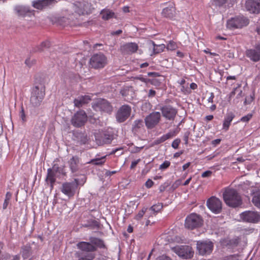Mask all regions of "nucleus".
Masks as SVG:
<instances>
[{"label":"nucleus","instance_id":"nucleus-36","mask_svg":"<svg viewBox=\"0 0 260 260\" xmlns=\"http://www.w3.org/2000/svg\"><path fill=\"white\" fill-rule=\"evenodd\" d=\"M162 208V205L161 203H158L157 204L154 205L150 208V210L151 211V214L153 215H155L157 213H158L160 210ZM152 215H151L152 216Z\"/></svg>","mask_w":260,"mask_h":260},{"label":"nucleus","instance_id":"nucleus-6","mask_svg":"<svg viewBox=\"0 0 260 260\" xmlns=\"http://www.w3.org/2000/svg\"><path fill=\"white\" fill-rule=\"evenodd\" d=\"M202 218L199 215L192 213L187 216L185 221V226L188 229H193L202 224Z\"/></svg>","mask_w":260,"mask_h":260},{"label":"nucleus","instance_id":"nucleus-12","mask_svg":"<svg viewBox=\"0 0 260 260\" xmlns=\"http://www.w3.org/2000/svg\"><path fill=\"white\" fill-rule=\"evenodd\" d=\"M208 208L213 213L217 214L222 210L221 201L217 198L212 197L207 201Z\"/></svg>","mask_w":260,"mask_h":260},{"label":"nucleus","instance_id":"nucleus-32","mask_svg":"<svg viewBox=\"0 0 260 260\" xmlns=\"http://www.w3.org/2000/svg\"><path fill=\"white\" fill-rule=\"evenodd\" d=\"M89 240L92 245H94L95 246L100 248H104L105 244L103 240L100 239L91 237L89 238Z\"/></svg>","mask_w":260,"mask_h":260},{"label":"nucleus","instance_id":"nucleus-34","mask_svg":"<svg viewBox=\"0 0 260 260\" xmlns=\"http://www.w3.org/2000/svg\"><path fill=\"white\" fill-rule=\"evenodd\" d=\"M151 43L153 45V52L154 54H158L162 52L166 48L164 44L156 45L153 41H151Z\"/></svg>","mask_w":260,"mask_h":260},{"label":"nucleus","instance_id":"nucleus-43","mask_svg":"<svg viewBox=\"0 0 260 260\" xmlns=\"http://www.w3.org/2000/svg\"><path fill=\"white\" fill-rule=\"evenodd\" d=\"M143 126V122L141 119L136 120L133 124V128H139Z\"/></svg>","mask_w":260,"mask_h":260},{"label":"nucleus","instance_id":"nucleus-17","mask_svg":"<svg viewBox=\"0 0 260 260\" xmlns=\"http://www.w3.org/2000/svg\"><path fill=\"white\" fill-rule=\"evenodd\" d=\"M245 7L250 13L258 14L260 13V0H247Z\"/></svg>","mask_w":260,"mask_h":260},{"label":"nucleus","instance_id":"nucleus-20","mask_svg":"<svg viewBox=\"0 0 260 260\" xmlns=\"http://www.w3.org/2000/svg\"><path fill=\"white\" fill-rule=\"evenodd\" d=\"M95 137L96 143L100 145L109 144L111 143L112 140V136L106 133L96 134Z\"/></svg>","mask_w":260,"mask_h":260},{"label":"nucleus","instance_id":"nucleus-24","mask_svg":"<svg viewBox=\"0 0 260 260\" xmlns=\"http://www.w3.org/2000/svg\"><path fill=\"white\" fill-rule=\"evenodd\" d=\"M77 247L81 250L86 252H92L96 250L95 246L89 242H80L77 243Z\"/></svg>","mask_w":260,"mask_h":260},{"label":"nucleus","instance_id":"nucleus-5","mask_svg":"<svg viewBox=\"0 0 260 260\" xmlns=\"http://www.w3.org/2000/svg\"><path fill=\"white\" fill-rule=\"evenodd\" d=\"M90 64L94 69L103 68L107 64V58L103 53H99L91 57Z\"/></svg>","mask_w":260,"mask_h":260},{"label":"nucleus","instance_id":"nucleus-44","mask_svg":"<svg viewBox=\"0 0 260 260\" xmlns=\"http://www.w3.org/2000/svg\"><path fill=\"white\" fill-rule=\"evenodd\" d=\"M177 48V45L174 41H170L167 46V49L169 50H174Z\"/></svg>","mask_w":260,"mask_h":260},{"label":"nucleus","instance_id":"nucleus-56","mask_svg":"<svg viewBox=\"0 0 260 260\" xmlns=\"http://www.w3.org/2000/svg\"><path fill=\"white\" fill-rule=\"evenodd\" d=\"M156 260H171V259L166 255H161L156 258Z\"/></svg>","mask_w":260,"mask_h":260},{"label":"nucleus","instance_id":"nucleus-61","mask_svg":"<svg viewBox=\"0 0 260 260\" xmlns=\"http://www.w3.org/2000/svg\"><path fill=\"white\" fill-rule=\"evenodd\" d=\"M143 148V146L138 147H136L134 148V149L132 150L133 153H138L141 151Z\"/></svg>","mask_w":260,"mask_h":260},{"label":"nucleus","instance_id":"nucleus-29","mask_svg":"<svg viewBox=\"0 0 260 260\" xmlns=\"http://www.w3.org/2000/svg\"><path fill=\"white\" fill-rule=\"evenodd\" d=\"M175 136V133L173 131L169 132V133H167L166 134H165L162 135L161 137L157 138L156 140H155L154 141V144L155 145L159 144L160 143H161L167 140H168L169 139H171L174 137Z\"/></svg>","mask_w":260,"mask_h":260},{"label":"nucleus","instance_id":"nucleus-30","mask_svg":"<svg viewBox=\"0 0 260 260\" xmlns=\"http://www.w3.org/2000/svg\"><path fill=\"white\" fill-rule=\"evenodd\" d=\"M235 117V115L230 112L228 113L224 118L223 123V129L225 131H228L231 124L232 121Z\"/></svg>","mask_w":260,"mask_h":260},{"label":"nucleus","instance_id":"nucleus-45","mask_svg":"<svg viewBox=\"0 0 260 260\" xmlns=\"http://www.w3.org/2000/svg\"><path fill=\"white\" fill-rule=\"evenodd\" d=\"M134 81L136 84H138L139 83V81H141L145 83H147L148 81V79H147L146 78H144L143 77L140 76V77H135Z\"/></svg>","mask_w":260,"mask_h":260},{"label":"nucleus","instance_id":"nucleus-62","mask_svg":"<svg viewBox=\"0 0 260 260\" xmlns=\"http://www.w3.org/2000/svg\"><path fill=\"white\" fill-rule=\"evenodd\" d=\"M220 142H221V139H215L212 141V144L215 146L219 144Z\"/></svg>","mask_w":260,"mask_h":260},{"label":"nucleus","instance_id":"nucleus-35","mask_svg":"<svg viewBox=\"0 0 260 260\" xmlns=\"http://www.w3.org/2000/svg\"><path fill=\"white\" fill-rule=\"evenodd\" d=\"M228 0H210L211 6L216 8H221L224 6Z\"/></svg>","mask_w":260,"mask_h":260},{"label":"nucleus","instance_id":"nucleus-50","mask_svg":"<svg viewBox=\"0 0 260 260\" xmlns=\"http://www.w3.org/2000/svg\"><path fill=\"white\" fill-rule=\"evenodd\" d=\"M146 210V209H143L142 210L139 211V212L136 216V217H135L136 219H137V220L140 219L144 215Z\"/></svg>","mask_w":260,"mask_h":260},{"label":"nucleus","instance_id":"nucleus-49","mask_svg":"<svg viewBox=\"0 0 260 260\" xmlns=\"http://www.w3.org/2000/svg\"><path fill=\"white\" fill-rule=\"evenodd\" d=\"M180 143V140L179 139H176L173 141L172 143V147L175 149H177Z\"/></svg>","mask_w":260,"mask_h":260},{"label":"nucleus","instance_id":"nucleus-54","mask_svg":"<svg viewBox=\"0 0 260 260\" xmlns=\"http://www.w3.org/2000/svg\"><path fill=\"white\" fill-rule=\"evenodd\" d=\"M141 159H138L136 160H134L132 162L131 165L130 166L131 169H134L137 166V165L140 161Z\"/></svg>","mask_w":260,"mask_h":260},{"label":"nucleus","instance_id":"nucleus-26","mask_svg":"<svg viewBox=\"0 0 260 260\" xmlns=\"http://www.w3.org/2000/svg\"><path fill=\"white\" fill-rule=\"evenodd\" d=\"M79 158L77 156H73L68 161L70 169L72 173H74L79 170Z\"/></svg>","mask_w":260,"mask_h":260},{"label":"nucleus","instance_id":"nucleus-51","mask_svg":"<svg viewBox=\"0 0 260 260\" xmlns=\"http://www.w3.org/2000/svg\"><path fill=\"white\" fill-rule=\"evenodd\" d=\"M169 183L168 182H165L163 184L160 186L159 187V191L160 192H163L165 190L168 186H169Z\"/></svg>","mask_w":260,"mask_h":260},{"label":"nucleus","instance_id":"nucleus-4","mask_svg":"<svg viewBox=\"0 0 260 260\" xmlns=\"http://www.w3.org/2000/svg\"><path fill=\"white\" fill-rule=\"evenodd\" d=\"M92 9L91 3L86 1L77 2L73 5V10L79 15L91 13Z\"/></svg>","mask_w":260,"mask_h":260},{"label":"nucleus","instance_id":"nucleus-18","mask_svg":"<svg viewBox=\"0 0 260 260\" xmlns=\"http://www.w3.org/2000/svg\"><path fill=\"white\" fill-rule=\"evenodd\" d=\"M138 49V45L135 43H127L120 47L119 51L123 55L132 54Z\"/></svg>","mask_w":260,"mask_h":260},{"label":"nucleus","instance_id":"nucleus-14","mask_svg":"<svg viewBox=\"0 0 260 260\" xmlns=\"http://www.w3.org/2000/svg\"><path fill=\"white\" fill-rule=\"evenodd\" d=\"M213 247L212 242L209 241H198L197 244V248L199 253L201 255L210 254Z\"/></svg>","mask_w":260,"mask_h":260},{"label":"nucleus","instance_id":"nucleus-3","mask_svg":"<svg viewBox=\"0 0 260 260\" xmlns=\"http://www.w3.org/2000/svg\"><path fill=\"white\" fill-rule=\"evenodd\" d=\"M249 23V19L243 16H238L229 19L226 27L230 29L241 28L246 26Z\"/></svg>","mask_w":260,"mask_h":260},{"label":"nucleus","instance_id":"nucleus-2","mask_svg":"<svg viewBox=\"0 0 260 260\" xmlns=\"http://www.w3.org/2000/svg\"><path fill=\"white\" fill-rule=\"evenodd\" d=\"M45 94V87L40 84L32 88L30 99V104L34 107H38L41 105Z\"/></svg>","mask_w":260,"mask_h":260},{"label":"nucleus","instance_id":"nucleus-27","mask_svg":"<svg viewBox=\"0 0 260 260\" xmlns=\"http://www.w3.org/2000/svg\"><path fill=\"white\" fill-rule=\"evenodd\" d=\"M175 8L173 5L164 8L161 12V15L164 17L169 19L173 18L175 16Z\"/></svg>","mask_w":260,"mask_h":260},{"label":"nucleus","instance_id":"nucleus-42","mask_svg":"<svg viewBox=\"0 0 260 260\" xmlns=\"http://www.w3.org/2000/svg\"><path fill=\"white\" fill-rule=\"evenodd\" d=\"M252 202L255 206L260 209V194L253 197Z\"/></svg>","mask_w":260,"mask_h":260},{"label":"nucleus","instance_id":"nucleus-53","mask_svg":"<svg viewBox=\"0 0 260 260\" xmlns=\"http://www.w3.org/2000/svg\"><path fill=\"white\" fill-rule=\"evenodd\" d=\"M189 132H186L183 136V140L185 142V144L187 145L188 142V139H189Z\"/></svg>","mask_w":260,"mask_h":260},{"label":"nucleus","instance_id":"nucleus-40","mask_svg":"<svg viewBox=\"0 0 260 260\" xmlns=\"http://www.w3.org/2000/svg\"><path fill=\"white\" fill-rule=\"evenodd\" d=\"M51 169L54 171V173L56 174L58 173L59 174H62L64 176L66 175V173L64 171L63 168H62L54 165Z\"/></svg>","mask_w":260,"mask_h":260},{"label":"nucleus","instance_id":"nucleus-64","mask_svg":"<svg viewBox=\"0 0 260 260\" xmlns=\"http://www.w3.org/2000/svg\"><path fill=\"white\" fill-rule=\"evenodd\" d=\"M190 165V162H187V163L185 164L182 167L183 170L185 171L186 169H187L189 167Z\"/></svg>","mask_w":260,"mask_h":260},{"label":"nucleus","instance_id":"nucleus-48","mask_svg":"<svg viewBox=\"0 0 260 260\" xmlns=\"http://www.w3.org/2000/svg\"><path fill=\"white\" fill-rule=\"evenodd\" d=\"M19 116L21 120L23 121V122L26 121V116L24 112V108L23 106L21 107V110L19 113Z\"/></svg>","mask_w":260,"mask_h":260},{"label":"nucleus","instance_id":"nucleus-28","mask_svg":"<svg viewBox=\"0 0 260 260\" xmlns=\"http://www.w3.org/2000/svg\"><path fill=\"white\" fill-rule=\"evenodd\" d=\"M55 176L56 174L54 173V171L53 170H52L50 168L48 169L46 181L47 184H49L50 185L51 189L53 188L54 183L56 181Z\"/></svg>","mask_w":260,"mask_h":260},{"label":"nucleus","instance_id":"nucleus-33","mask_svg":"<svg viewBox=\"0 0 260 260\" xmlns=\"http://www.w3.org/2000/svg\"><path fill=\"white\" fill-rule=\"evenodd\" d=\"M106 156H104L101 157H96L92 159L88 162L89 164H91L96 166H102L105 162V158Z\"/></svg>","mask_w":260,"mask_h":260},{"label":"nucleus","instance_id":"nucleus-60","mask_svg":"<svg viewBox=\"0 0 260 260\" xmlns=\"http://www.w3.org/2000/svg\"><path fill=\"white\" fill-rule=\"evenodd\" d=\"M214 98V94L213 92L210 93V96L208 99V101L209 103H213V99Z\"/></svg>","mask_w":260,"mask_h":260},{"label":"nucleus","instance_id":"nucleus-38","mask_svg":"<svg viewBox=\"0 0 260 260\" xmlns=\"http://www.w3.org/2000/svg\"><path fill=\"white\" fill-rule=\"evenodd\" d=\"M12 197V194L10 192H7L6 194L5 200L3 203V208L4 209H6L10 202V199Z\"/></svg>","mask_w":260,"mask_h":260},{"label":"nucleus","instance_id":"nucleus-10","mask_svg":"<svg viewBox=\"0 0 260 260\" xmlns=\"http://www.w3.org/2000/svg\"><path fill=\"white\" fill-rule=\"evenodd\" d=\"M87 120V117L85 112L80 110L77 112L71 119L72 124L77 127L84 125Z\"/></svg>","mask_w":260,"mask_h":260},{"label":"nucleus","instance_id":"nucleus-46","mask_svg":"<svg viewBox=\"0 0 260 260\" xmlns=\"http://www.w3.org/2000/svg\"><path fill=\"white\" fill-rule=\"evenodd\" d=\"M170 164L169 161L166 160L159 166V169L161 170H165L170 166Z\"/></svg>","mask_w":260,"mask_h":260},{"label":"nucleus","instance_id":"nucleus-25","mask_svg":"<svg viewBox=\"0 0 260 260\" xmlns=\"http://www.w3.org/2000/svg\"><path fill=\"white\" fill-rule=\"evenodd\" d=\"M54 3V0H38L33 2L32 6L36 9H42L48 6L52 5Z\"/></svg>","mask_w":260,"mask_h":260},{"label":"nucleus","instance_id":"nucleus-1","mask_svg":"<svg viewBox=\"0 0 260 260\" xmlns=\"http://www.w3.org/2000/svg\"><path fill=\"white\" fill-rule=\"evenodd\" d=\"M223 198L225 204L231 207H237L242 203L241 196L234 189L226 188L223 193Z\"/></svg>","mask_w":260,"mask_h":260},{"label":"nucleus","instance_id":"nucleus-63","mask_svg":"<svg viewBox=\"0 0 260 260\" xmlns=\"http://www.w3.org/2000/svg\"><path fill=\"white\" fill-rule=\"evenodd\" d=\"M198 86L195 83H191L190 84V88L192 89H196Z\"/></svg>","mask_w":260,"mask_h":260},{"label":"nucleus","instance_id":"nucleus-15","mask_svg":"<svg viewBox=\"0 0 260 260\" xmlns=\"http://www.w3.org/2000/svg\"><path fill=\"white\" fill-rule=\"evenodd\" d=\"M131 113V108L129 106L124 105L122 106L117 111L116 118L118 122H122L129 116Z\"/></svg>","mask_w":260,"mask_h":260},{"label":"nucleus","instance_id":"nucleus-47","mask_svg":"<svg viewBox=\"0 0 260 260\" xmlns=\"http://www.w3.org/2000/svg\"><path fill=\"white\" fill-rule=\"evenodd\" d=\"M252 117V114H248L247 115L243 116L241 118L240 121L244 122H247L249 121Z\"/></svg>","mask_w":260,"mask_h":260},{"label":"nucleus","instance_id":"nucleus-55","mask_svg":"<svg viewBox=\"0 0 260 260\" xmlns=\"http://www.w3.org/2000/svg\"><path fill=\"white\" fill-rule=\"evenodd\" d=\"M153 184L154 182L151 179H148L145 183V186L147 188L151 187Z\"/></svg>","mask_w":260,"mask_h":260},{"label":"nucleus","instance_id":"nucleus-59","mask_svg":"<svg viewBox=\"0 0 260 260\" xmlns=\"http://www.w3.org/2000/svg\"><path fill=\"white\" fill-rule=\"evenodd\" d=\"M117 172V171H106L105 173V175L107 176H110Z\"/></svg>","mask_w":260,"mask_h":260},{"label":"nucleus","instance_id":"nucleus-21","mask_svg":"<svg viewBox=\"0 0 260 260\" xmlns=\"http://www.w3.org/2000/svg\"><path fill=\"white\" fill-rule=\"evenodd\" d=\"M91 100L90 96L88 95L79 96L74 100V106L80 108L88 103Z\"/></svg>","mask_w":260,"mask_h":260},{"label":"nucleus","instance_id":"nucleus-37","mask_svg":"<svg viewBox=\"0 0 260 260\" xmlns=\"http://www.w3.org/2000/svg\"><path fill=\"white\" fill-rule=\"evenodd\" d=\"M50 43L48 41H45L41 43V44L37 47V50L42 51L44 49L48 48L50 47Z\"/></svg>","mask_w":260,"mask_h":260},{"label":"nucleus","instance_id":"nucleus-52","mask_svg":"<svg viewBox=\"0 0 260 260\" xmlns=\"http://www.w3.org/2000/svg\"><path fill=\"white\" fill-rule=\"evenodd\" d=\"M212 172L211 171H206L202 174L201 176L203 178L209 177L212 175Z\"/></svg>","mask_w":260,"mask_h":260},{"label":"nucleus","instance_id":"nucleus-8","mask_svg":"<svg viewBox=\"0 0 260 260\" xmlns=\"http://www.w3.org/2000/svg\"><path fill=\"white\" fill-rule=\"evenodd\" d=\"M160 119V113L159 112H153L147 115L145 118L146 126L148 129H152L159 123Z\"/></svg>","mask_w":260,"mask_h":260},{"label":"nucleus","instance_id":"nucleus-58","mask_svg":"<svg viewBox=\"0 0 260 260\" xmlns=\"http://www.w3.org/2000/svg\"><path fill=\"white\" fill-rule=\"evenodd\" d=\"M156 92L153 89H150L149 90L148 96L149 98H152L155 95Z\"/></svg>","mask_w":260,"mask_h":260},{"label":"nucleus","instance_id":"nucleus-31","mask_svg":"<svg viewBox=\"0 0 260 260\" xmlns=\"http://www.w3.org/2000/svg\"><path fill=\"white\" fill-rule=\"evenodd\" d=\"M100 14L102 18L104 20H108L113 18L115 16L114 13L109 9H103L101 11Z\"/></svg>","mask_w":260,"mask_h":260},{"label":"nucleus","instance_id":"nucleus-57","mask_svg":"<svg viewBox=\"0 0 260 260\" xmlns=\"http://www.w3.org/2000/svg\"><path fill=\"white\" fill-rule=\"evenodd\" d=\"M181 181L180 180H176L174 183L172 185V187L174 189H175L177 188L178 186H179L181 184Z\"/></svg>","mask_w":260,"mask_h":260},{"label":"nucleus","instance_id":"nucleus-13","mask_svg":"<svg viewBox=\"0 0 260 260\" xmlns=\"http://www.w3.org/2000/svg\"><path fill=\"white\" fill-rule=\"evenodd\" d=\"M160 111L162 116L168 120H174L178 113L177 109L170 105L161 107Z\"/></svg>","mask_w":260,"mask_h":260},{"label":"nucleus","instance_id":"nucleus-7","mask_svg":"<svg viewBox=\"0 0 260 260\" xmlns=\"http://www.w3.org/2000/svg\"><path fill=\"white\" fill-rule=\"evenodd\" d=\"M92 108L95 111L111 113L113 110L112 106L110 103L105 99H98L92 104Z\"/></svg>","mask_w":260,"mask_h":260},{"label":"nucleus","instance_id":"nucleus-39","mask_svg":"<svg viewBox=\"0 0 260 260\" xmlns=\"http://www.w3.org/2000/svg\"><path fill=\"white\" fill-rule=\"evenodd\" d=\"M51 169L54 171V173L56 174L58 173L59 174H62L64 176L66 175V173L64 171L63 168H62L54 165Z\"/></svg>","mask_w":260,"mask_h":260},{"label":"nucleus","instance_id":"nucleus-41","mask_svg":"<svg viewBox=\"0 0 260 260\" xmlns=\"http://www.w3.org/2000/svg\"><path fill=\"white\" fill-rule=\"evenodd\" d=\"M30 248L29 247L25 246L22 248V254L24 258H27L30 255Z\"/></svg>","mask_w":260,"mask_h":260},{"label":"nucleus","instance_id":"nucleus-16","mask_svg":"<svg viewBox=\"0 0 260 260\" xmlns=\"http://www.w3.org/2000/svg\"><path fill=\"white\" fill-rule=\"evenodd\" d=\"M241 218L246 222L256 223L260 220V215L256 211H246L240 214Z\"/></svg>","mask_w":260,"mask_h":260},{"label":"nucleus","instance_id":"nucleus-9","mask_svg":"<svg viewBox=\"0 0 260 260\" xmlns=\"http://www.w3.org/2000/svg\"><path fill=\"white\" fill-rule=\"evenodd\" d=\"M173 251L179 257L190 258L193 256V252L190 246L187 245L176 246L172 248Z\"/></svg>","mask_w":260,"mask_h":260},{"label":"nucleus","instance_id":"nucleus-11","mask_svg":"<svg viewBox=\"0 0 260 260\" xmlns=\"http://www.w3.org/2000/svg\"><path fill=\"white\" fill-rule=\"evenodd\" d=\"M78 183L79 180L78 179H75L74 181L72 182L63 183L61 186V191L69 197H73L75 194Z\"/></svg>","mask_w":260,"mask_h":260},{"label":"nucleus","instance_id":"nucleus-22","mask_svg":"<svg viewBox=\"0 0 260 260\" xmlns=\"http://www.w3.org/2000/svg\"><path fill=\"white\" fill-rule=\"evenodd\" d=\"M245 54L252 61L257 62L260 60V52L255 48L247 49Z\"/></svg>","mask_w":260,"mask_h":260},{"label":"nucleus","instance_id":"nucleus-19","mask_svg":"<svg viewBox=\"0 0 260 260\" xmlns=\"http://www.w3.org/2000/svg\"><path fill=\"white\" fill-rule=\"evenodd\" d=\"M15 14L19 17H31L34 15V11L29 7L24 6H17L14 8Z\"/></svg>","mask_w":260,"mask_h":260},{"label":"nucleus","instance_id":"nucleus-23","mask_svg":"<svg viewBox=\"0 0 260 260\" xmlns=\"http://www.w3.org/2000/svg\"><path fill=\"white\" fill-rule=\"evenodd\" d=\"M120 93L127 102H131L135 97V93L132 87L124 88L120 91Z\"/></svg>","mask_w":260,"mask_h":260}]
</instances>
